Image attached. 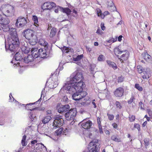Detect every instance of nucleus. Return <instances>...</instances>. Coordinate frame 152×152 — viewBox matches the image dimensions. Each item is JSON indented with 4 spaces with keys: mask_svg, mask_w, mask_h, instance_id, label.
I'll use <instances>...</instances> for the list:
<instances>
[{
    "mask_svg": "<svg viewBox=\"0 0 152 152\" xmlns=\"http://www.w3.org/2000/svg\"><path fill=\"white\" fill-rule=\"evenodd\" d=\"M74 85V83H70L66 82L65 83L64 85L60 90L59 93H61L62 90L65 89L68 91L70 94H72L75 91L83 92V82L82 81H80L78 82H76Z\"/></svg>",
    "mask_w": 152,
    "mask_h": 152,
    "instance_id": "nucleus-1",
    "label": "nucleus"
},
{
    "mask_svg": "<svg viewBox=\"0 0 152 152\" xmlns=\"http://www.w3.org/2000/svg\"><path fill=\"white\" fill-rule=\"evenodd\" d=\"M22 46L20 47L21 51H19L16 53L15 56V58L16 61H20L22 60L24 55L23 53H28L29 52L30 48L28 45L27 42H23L21 43Z\"/></svg>",
    "mask_w": 152,
    "mask_h": 152,
    "instance_id": "nucleus-2",
    "label": "nucleus"
},
{
    "mask_svg": "<svg viewBox=\"0 0 152 152\" xmlns=\"http://www.w3.org/2000/svg\"><path fill=\"white\" fill-rule=\"evenodd\" d=\"M8 48L11 52H15L19 45L20 42L18 36L9 38L8 40Z\"/></svg>",
    "mask_w": 152,
    "mask_h": 152,
    "instance_id": "nucleus-3",
    "label": "nucleus"
},
{
    "mask_svg": "<svg viewBox=\"0 0 152 152\" xmlns=\"http://www.w3.org/2000/svg\"><path fill=\"white\" fill-rule=\"evenodd\" d=\"M1 10L5 13V16L9 17L14 15L15 10L13 6L9 4H3L1 6Z\"/></svg>",
    "mask_w": 152,
    "mask_h": 152,
    "instance_id": "nucleus-4",
    "label": "nucleus"
},
{
    "mask_svg": "<svg viewBox=\"0 0 152 152\" xmlns=\"http://www.w3.org/2000/svg\"><path fill=\"white\" fill-rule=\"evenodd\" d=\"M29 22V20L27 17L24 18L20 16L16 20L15 25L18 28L22 27L26 25Z\"/></svg>",
    "mask_w": 152,
    "mask_h": 152,
    "instance_id": "nucleus-5",
    "label": "nucleus"
},
{
    "mask_svg": "<svg viewBox=\"0 0 152 152\" xmlns=\"http://www.w3.org/2000/svg\"><path fill=\"white\" fill-rule=\"evenodd\" d=\"M83 79L82 74L81 72H76L73 73L71 76V78L68 83H74L79 80L81 81Z\"/></svg>",
    "mask_w": 152,
    "mask_h": 152,
    "instance_id": "nucleus-6",
    "label": "nucleus"
},
{
    "mask_svg": "<svg viewBox=\"0 0 152 152\" xmlns=\"http://www.w3.org/2000/svg\"><path fill=\"white\" fill-rule=\"evenodd\" d=\"M77 113V112L75 109H71L65 114V118L68 121L73 120L76 116Z\"/></svg>",
    "mask_w": 152,
    "mask_h": 152,
    "instance_id": "nucleus-7",
    "label": "nucleus"
},
{
    "mask_svg": "<svg viewBox=\"0 0 152 152\" xmlns=\"http://www.w3.org/2000/svg\"><path fill=\"white\" fill-rule=\"evenodd\" d=\"M99 144L97 142L92 141L88 145V151H85L83 152H97L99 148Z\"/></svg>",
    "mask_w": 152,
    "mask_h": 152,
    "instance_id": "nucleus-8",
    "label": "nucleus"
},
{
    "mask_svg": "<svg viewBox=\"0 0 152 152\" xmlns=\"http://www.w3.org/2000/svg\"><path fill=\"white\" fill-rule=\"evenodd\" d=\"M75 93L72 96V99L75 101H77L83 98L87 95V93L86 92H78L75 91Z\"/></svg>",
    "mask_w": 152,
    "mask_h": 152,
    "instance_id": "nucleus-9",
    "label": "nucleus"
},
{
    "mask_svg": "<svg viewBox=\"0 0 152 152\" xmlns=\"http://www.w3.org/2000/svg\"><path fill=\"white\" fill-rule=\"evenodd\" d=\"M48 50L42 48L39 49L37 53H35L34 54V56L35 58L38 57L41 58H45L47 55Z\"/></svg>",
    "mask_w": 152,
    "mask_h": 152,
    "instance_id": "nucleus-10",
    "label": "nucleus"
},
{
    "mask_svg": "<svg viewBox=\"0 0 152 152\" xmlns=\"http://www.w3.org/2000/svg\"><path fill=\"white\" fill-rule=\"evenodd\" d=\"M64 120L62 116L60 115H58L55 117V120H54L53 126L54 127H58L62 125Z\"/></svg>",
    "mask_w": 152,
    "mask_h": 152,
    "instance_id": "nucleus-11",
    "label": "nucleus"
},
{
    "mask_svg": "<svg viewBox=\"0 0 152 152\" xmlns=\"http://www.w3.org/2000/svg\"><path fill=\"white\" fill-rule=\"evenodd\" d=\"M56 4L52 2H47L45 3L42 6V8L45 10H50L56 7Z\"/></svg>",
    "mask_w": 152,
    "mask_h": 152,
    "instance_id": "nucleus-12",
    "label": "nucleus"
},
{
    "mask_svg": "<svg viewBox=\"0 0 152 152\" xmlns=\"http://www.w3.org/2000/svg\"><path fill=\"white\" fill-rule=\"evenodd\" d=\"M124 93V89L122 87H120L116 89L114 92V94L116 97H121L123 95Z\"/></svg>",
    "mask_w": 152,
    "mask_h": 152,
    "instance_id": "nucleus-13",
    "label": "nucleus"
},
{
    "mask_svg": "<svg viewBox=\"0 0 152 152\" xmlns=\"http://www.w3.org/2000/svg\"><path fill=\"white\" fill-rule=\"evenodd\" d=\"M24 36L27 39H28L32 38L36 36L34 34V31L32 30L27 29L25 31Z\"/></svg>",
    "mask_w": 152,
    "mask_h": 152,
    "instance_id": "nucleus-14",
    "label": "nucleus"
},
{
    "mask_svg": "<svg viewBox=\"0 0 152 152\" xmlns=\"http://www.w3.org/2000/svg\"><path fill=\"white\" fill-rule=\"evenodd\" d=\"M70 106L68 104H66L61 106L58 109V111L59 113H62L69 111Z\"/></svg>",
    "mask_w": 152,
    "mask_h": 152,
    "instance_id": "nucleus-15",
    "label": "nucleus"
},
{
    "mask_svg": "<svg viewBox=\"0 0 152 152\" xmlns=\"http://www.w3.org/2000/svg\"><path fill=\"white\" fill-rule=\"evenodd\" d=\"M7 29L6 30L9 31L10 33V37L17 36V34L16 31V29L13 28H10L8 27L7 28Z\"/></svg>",
    "mask_w": 152,
    "mask_h": 152,
    "instance_id": "nucleus-16",
    "label": "nucleus"
},
{
    "mask_svg": "<svg viewBox=\"0 0 152 152\" xmlns=\"http://www.w3.org/2000/svg\"><path fill=\"white\" fill-rule=\"evenodd\" d=\"M35 58L32 55H28L27 57H25L23 59L24 62L26 63H28L29 62L32 61L34 60V58Z\"/></svg>",
    "mask_w": 152,
    "mask_h": 152,
    "instance_id": "nucleus-17",
    "label": "nucleus"
},
{
    "mask_svg": "<svg viewBox=\"0 0 152 152\" xmlns=\"http://www.w3.org/2000/svg\"><path fill=\"white\" fill-rule=\"evenodd\" d=\"M92 124V123L90 121L86 122L82 124L81 126L83 128L85 129H90Z\"/></svg>",
    "mask_w": 152,
    "mask_h": 152,
    "instance_id": "nucleus-18",
    "label": "nucleus"
},
{
    "mask_svg": "<svg viewBox=\"0 0 152 152\" xmlns=\"http://www.w3.org/2000/svg\"><path fill=\"white\" fill-rule=\"evenodd\" d=\"M126 53L125 54H123L121 56V58L119 57V56L117 55L116 56L119 59H120V61L122 63H124V61L127 60L129 56L128 52Z\"/></svg>",
    "mask_w": 152,
    "mask_h": 152,
    "instance_id": "nucleus-19",
    "label": "nucleus"
},
{
    "mask_svg": "<svg viewBox=\"0 0 152 152\" xmlns=\"http://www.w3.org/2000/svg\"><path fill=\"white\" fill-rule=\"evenodd\" d=\"M39 44L43 46L44 47V49L48 50V43L44 39H41L40 40L39 42Z\"/></svg>",
    "mask_w": 152,
    "mask_h": 152,
    "instance_id": "nucleus-20",
    "label": "nucleus"
},
{
    "mask_svg": "<svg viewBox=\"0 0 152 152\" xmlns=\"http://www.w3.org/2000/svg\"><path fill=\"white\" fill-rule=\"evenodd\" d=\"M29 40V43L30 45H35L37 42V37L36 36H34L32 38L28 39Z\"/></svg>",
    "mask_w": 152,
    "mask_h": 152,
    "instance_id": "nucleus-21",
    "label": "nucleus"
},
{
    "mask_svg": "<svg viewBox=\"0 0 152 152\" xmlns=\"http://www.w3.org/2000/svg\"><path fill=\"white\" fill-rule=\"evenodd\" d=\"M107 62L109 66L112 67L113 69L115 70L117 68L116 65L114 62L109 60H107Z\"/></svg>",
    "mask_w": 152,
    "mask_h": 152,
    "instance_id": "nucleus-22",
    "label": "nucleus"
},
{
    "mask_svg": "<svg viewBox=\"0 0 152 152\" xmlns=\"http://www.w3.org/2000/svg\"><path fill=\"white\" fill-rule=\"evenodd\" d=\"M111 139L112 140L117 142H121V138L116 135H114L111 136Z\"/></svg>",
    "mask_w": 152,
    "mask_h": 152,
    "instance_id": "nucleus-23",
    "label": "nucleus"
},
{
    "mask_svg": "<svg viewBox=\"0 0 152 152\" xmlns=\"http://www.w3.org/2000/svg\"><path fill=\"white\" fill-rule=\"evenodd\" d=\"M60 8L63 12L66 13L67 15L70 14L71 12L70 10L68 8H64L61 7H60Z\"/></svg>",
    "mask_w": 152,
    "mask_h": 152,
    "instance_id": "nucleus-24",
    "label": "nucleus"
},
{
    "mask_svg": "<svg viewBox=\"0 0 152 152\" xmlns=\"http://www.w3.org/2000/svg\"><path fill=\"white\" fill-rule=\"evenodd\" d=\"M51 119V117L50 116H47L44 117L42 120V122L44 124L48 123Z\"/></svg>",
    "mask_w": 152,
    "mask_h": 152,
    "instance_id": "nucleus-25",
    "label": "nucleus"
},
{
    "mask_svg": "<svg viewBox=\"0 0 152 152\" xmlns=\"http://www.w3.org/2000/svg\"><path fill=\"white\" fill-rule=\"evenodd\" d=\"M10 22V20L7 18H2V22L1 23V24H2L4 26V25H8Z\"/></svg>",
    "mask_w": 152,
    "mask_h": 152,
    "instance_id": "nucleus-26",
    "label": "nucleus"
},
{
    "mask_svg": "<svg viewBox=\"0 0 152 152\" xmlns=\"http://www.w3.org/2000/svg\"><path fill=\"white\" fill-rule=\"evenodd\" d=\"M56 29L54 27L51 29L50 37V38L53 37L56 35Z\"/></svg>",
    "mask_w": 152,
    "mask_h": 152,
    "instance_id": "nucleus-27",
    "label": "nucleus"
},
{
    "mask_svg": "<svg viewBox=\"0 0 152 152\" xmlns=\"http://www.w3.org/2000/svg\"><path fill=\"white\" fill-rule=\"evenodd\" d=\"M32 19L34 21V24L36 26H39L38 24V18L37 17L36 15H33L32 17Z\"/></svg>",
    "mask_w": 152,
    "mask_h": 152,
    "instance_id": "nucleus-28",
    "label": "nucleus"
},
{
    "mask_svg": "<svg viewBox=\"0 0 152 152\" xmlns=\"http://www.w3.org/2000/svg\"><path fill=\"white\" fill-rule=\"evenodd\" d=\"M126 51V50H124L123 51H121L120 50V49L118 48H115L114 49V52L115 55H116V54H121L122 53L125 52Z\"/></svg>",
    "mask_w": 152,
    "mask_h": 152,
    "instance_id": "nucleus-29",
    "label": "nucleus"
},
{
    "mask_svg": "<svg viewBox=\"0 0 152 152\" xmlns=\"http://www.w3.org/2000/svg\"><path fill=\"white\" fill-rule=\"evenodd\" d=\"M143 56L144 59L147 61H149L151 60V56L147 53H145Z\"/></svg>",
    "mask_w": 152,
    "mask_h": 152,
    "instance_id": "nucleus-30",
    "label": "nucleus"
},
{
    "mask_svg": "<svg viewBox=\"0 0 152 152\" xmlns=\"http://www.w3.org/2000/svg\"><path fill=\"white\" fill-rule=\"evenodd\" d=\"M63 129L62 128H61L58 130H56L55 132V134L57 136H60L62 134L63 132Z\"/></svg>",
    "mask_w": 152,
    "mask_h": 152,
    "instance_id": "nucleus-31",
    "label": "nucleus"
},
{
    "mask_svg": "<svg viewBox=\"0 0 152 152\" xmlns=\"http://www.w3.org/2000/svg\"><path fill=\"white\" fill-rule=\"evenodd\" d=\"M83 57V55L82 54L80 55H78L76 57L73 58V60L75 61H79L81 59H82Z\"/></svg>",
    "mask_w": 152,
    "mask_h": 152,
    "instance_id": "nucleus-32",
    "label": "nucleus"
},
{
    "mask_svg": "<svg viewBox=\"0 0 152 152\" xmlns=\"http://www.w3.org/2000/svg\"><path fill=\"white\" fill-rule=\"evenodd\" d=\"M37 47H34L31 48V55L34 56V54L35 53H37Z\"/></svg>",
    "mask_w": 152,
    "mask_h": 152,
    "instance_id": "nucleus-33",
    "label": "nucleus"
},
{
    "mask_svg": "<svg viewBox=\"0 0 152 152\" xmlns=\"http://www.w3.org/2000/svg\"><path fill=\"white\" fill-rule=\"evenodd\" d=\"M28 116L31 121H33L35 119L36 117L34 115H33V113L31 111L30 112Z\"/></svg>",
    "mask_w": 152,
    "mask_h": 152,
    "instance_id": "nucleus-34",
    "label": "nucleus"
},
{
    "mask_svg": "<svg viewBox=\"0 0 152 152\" xmlns=\"http://www.w3.org/2000/svg\"><path fill=\"white\" fill-rule=\"evenodd\" d=\"M70 50V49L69 48L65 46H64L62 48V50L63 53H68L70 51L69 50Z\"/></svg>",
    "mask_w": 152,
    "mask_h": 152,
    "instance_id": "nucleus-35",
    "label": "nucleus"
},
{
    "mask_svg": "<svg viewBox=\"0 0 152 152\" xmlns=\"http://www.w3.org/2000/svg\"><path fill=\"white\" fill-rule=\"evenodd\" d=\"M26 135H24L22 138V140H21V144L23 146H25L26 145V144L25 140H26Z\"/></svg>",
    "mask_w": 152,
    "mask_h": 152,
    "instance_id": "nucleus-36",
    "label": "nucleus"
},
{
    "mask_svg": "<svg viewBox=\"0 0 152 152\" xmlns=\"http://www.w3.org/2000/svg\"><path fill=\"white\" fill-rule=\"evenodd\" d=\"M97 14L98 16H100L102 18L104 17V15L102 14L101 11L100 9L97 10Z\"/></svg>",
    "mask_w": 152,
    "mask_h": 152,
    "instance_id": "nucleus-37",
    "label": "nucleus"
},
{
    "mask_svg": "<svg viewBox=\"0 0 152 152\" xmlns=\"http://www.w3.org/2000/svg\"><path fill=\"white\" fill-rule=\"evenodd\" d=\"M115 7L114 4L113 2V0H109L108 1V7Z\"/></svg>",
    "mask_w": 152,
    "mask_h": 152,
    "instance_id": "nucleus-38",
    "label": "nucleus"
},
{
    "mask_svg": "<svg viewBox=\"0 0 152 152\" xmlns=\"http://www.w3.org/2000/svg\"><path fill=\"white\" fill-rule=\"evenodd\" d=\"M144 142L145 143V145L146 148V147L149 145V139L148 138H145L144 140Z\"/></svg>",
    "mask_w": 152,
    "mask_h": 152,
    "instance_id": "nucleus-39",
    "label": "nucleus"
},
{
    "mask_svg": "<svg viewBox=\"0 0 152 152\" xmlns=\"http://www.w3.org/2000/svg\"><path fill=\"white\" fill-rule=\"evenodd\" d=\"M135 87L140 91L142 90V88L138 84H136L135 85Z\"/></svg>",
    "mask_w": 152,
    "mask_h": 152,
    "instance_id": "nucleus-40",
    "label": "nucleus"
},
{
    "mask_svg": "<svg viewBox=\"0 0 152 152\" xmlns=\"http://www.w3.org/2000/svg\"><path fill=\"white\" fill-rule=\"evenodd\" d=\"M115 104L117 108H118L119 109H121L122 106L120 102L117 101L115 102Z\"/></svg>",
    "mask_w": 152,
    "mask_h": 152,
    "instance_id": "nucleus-41",
    "label": "nucleus"
},
{
    "mask_svg": "<svg viewBox=\"0 0 152 152\" xmlns=\"http://www.w3.org/2000/svg\"><path fill=\"white\" fill-rule=\"evenodd\" d=\"M107 116H108V119L110 121L112 120L114 118V116L113 115L109 114L107 113Z\"/></svg>",
    "mask_w": 152,
    "mask_h": 152,
    "instance_id": "nucleus-42",
    "label": "nucleus"
},
{
    "mask_svg": "<svg viewBox=\"0 0 152 152\" xmlns=\"http://www.w3.org/2000/svg\"><path fill=\"white\" fill-rule=\"evenodd\" d=\"M135 99L133 96H132L130 99L128 101V103L129 104L132 103L134 101V100Z\"/></svg>",
    "mask_w": 152,
    "mask_h": 152,
    "instance_id": "nucleus-43",
    "label": "nucleus"
},
{
    "mask_svg": "<svg viewBox=\"0 0 152 152\" xmlns=\"http://www.w3.org/2000/svg\"><path fill=\"white\" fill-rule=\"evenodd\" d=\"M129 120L130 121H133L135 119V116L134 115H132L131 116H129Z\"/></svg>",
    "mask_w": 152,
    "mask_h": 152,
    "instance_id": "nucleus-44",
    "label": "nucleus"
},
{
    "mask_svg": "<svg viewBox=\"0 0 152 152\" xmlns=\"http://www.w3.org/2000/svg\"><path fill=\"white\" fill-rule=\"evenodd\" d=\"M104 56L103 55H100L98 58V60L99 61H103V59Z\"/></svg>",
    "mask_w": 152,
    "mask_h": 152,
    "instance_id": "nucleus-45",
    "label": "nucleus"
},
{
    "mask_svg": "<svg viewBox=\"0 0 152 152\" xmlns=\"http://www.w3.org/2000/svg\"><path fill=\"white\" fill-rule=\"evenodd\" d=\"M69 131V129L67 128H66L63 131V134L65 135H66V134Z\"/></svg>",
    "mask_w": 152,
    "mask_h": 152,
    "instance_id": "nucleus-46",
    "label": "nucleus"
},
{
    "mask_svg": "<svg viewBox=\"0 0 152 152\" xmlns=\"http://www.w3.org/2000/svg\"><path fill=\"white\" fill-rule=\"evenodd\" d=\"M134 127L137 129L139 131L140 130V125L138 124H135L134 125Z\"/></svg>",
    "mask_w": 152,
    "mask_h": 152,
    "instance_id": "nucleus-47",
    "label": "nucleus"
},
{
    "mask_svg": "<svg viewBox=\"0 0 152 152\" xmlns=\"http://www.w3.org/2000/svg\"><path fill=\"white\" fill-rule=\"evenodd\" d=\"M99 129V132L100 134H102L103 132L102 131V126L101 125H98Z\"/></svg>",
    "mask_w": 152,
    "mask_h": 152,
    "instance_id": "nucleus-48",
    "label": "nucleus"
},
{
    "mask_svg": "<svg viewBox=\"0 0 152 152\" xmlns=\"http://www.w3.org/2000/svg\"><path fill=\"white\" fill-rule=\"evenodd\" d=\"M143 73L144 74L142 76V77L144 79H147V73L146 72H143Z\"/></svg>",
    "mask_w": 152,
    "mask_h": 152,
    "instance_id": "nucleus-49",
    "label": "nucleus"
},
{
    "mask_svg": "<svg viewBox=\"0 0 152 152\" xmlns=\"http://www.w3.org/2000/svg\"><path fill=\"white\" fill-rule=\"evenodd\" d=\"M96 33L99 34H101L103 33V31L101 30L98 28L97 30Z\"/></svg>",
    "mask_w": 152,
    "mask_h": 152,
    "instance_id": "nucleus-50",
    "label": "nucleus"
},
{
    "mask_svg": "<svg viewBox=\"0 0 152 152\" xmlns=\"http://www.w3.org/2000/svg\"><path fill=\"white\" fill-rule=\"evenodd\" d=\"M123 78L121 77H119L118 79V82H121L123 81Z\"/></svg>",
    "mask_w": 152,
    "mask_h": 152,
    "instance_id": "nucleus-51",
    "label": "nucleus"
},
{
    "mask_svg": "<svg viewBox=\"0 0 152 152\" xmlns=\"http://www.w3.org/2000/svg\"><path fill=\"white\" fill-rule=\"evenodd\" d=\"M147 112L150 116L151 115L152 113L150 109H147Z\"/></svg>",
    "mask_w": 152,
    "mask_h": 152,
    "instance_id": "nucleus-52",
    "label": "nucleus"
},
{
    "mask_svg": "<svg viewBox=\"0 0 152 152\" xmlns=\"http://www.w3.org/2000/svg\"><path fill=\"white\" fill-rule=\"evenodd\" d=\"M97 121L98 125H101L100 119L99 117L97 118Z\"/></svg>",
    "mask_w": 152,
    "mask_h": 152,
    "instance_id": "nucleus-53",
    "label": "nucleus"
},
{
    "mask_svg": "<svg viewBox=\"0 0 152 152\" xmlns=\"http://www.w3.org/2000/svg\"><path fill=\"white\" fill-rule=\"evenodd\" d=\"M101 26L102 29L103 30H104L105 28V27L104 26V24L102 23L101 24Z\"/></svg>",
    "mask_w": 152,
    "mask_h": 152,
    "instance_id": "nucleus-54",
    "label": "nucleus"
},
{
    "mask_svg": "<svg viewBox=\"0 0 152 152\" xmlns=\"http://www.w3.org/2000/svg\"><path fill=\"white\" fill-rule=\"evenodd\" d=\"M139 107H140V109H143V107H142V105H142V102H139Z\"/></svg>",
    "mask_w": 152,
    "mask_h": 152,
    "instance_id": "nucleus-55",
    "label": "nucleus"
},
{
    "mask_svg": "<svg viewBox=\"0 0 152 152\" xmlns=\"http://www.w3.org/2000/svg\"><path fill=\"white\" fill-rule=\"evenodd\" d=\"M137 69L138 70V72L140 73H141L142 72H143V71H142V69L140 68H138Z\"/></svg>",
    "mask_w": 152,
    "mask_h": 152,
    "instance_id": "nucleus-56",
    "label": "nucleus"
},
{
    "mask_svg": "<svg viewBox=\"0 0 152 152\" xmlns=\"http://www.w3.org/2000/svg\"><path fill=\"white\" fill-rule=\"evenodd\" d=\"M68 99V98L67 97V96H64L63 98V100L64 101V102H66L67 101V100Z\"/></svg>",
    "mask_w": 152,
    "mask_h": 152,
    "instance_id": "nucleus-57",
    "label": "nucleus"
},
{
    "mask_svg": "<svg viewBox=\"0 0 152 152\" xmlns=\"http://www.w3.org/2000/svg\"><path fill=\"white\" fill-rule=\"evenodd\" d=\"M123 36L122 35L119 36L118 38V40L119 42H121L122 40V38Z\"/></svg>",
    "mask_w": 152,
    "mask_h": 152,
    "instance_id": "nucleus-58",
    "label": "nucleus"
},
{
    "mask_svg": "<svg viewBox=\"0 0 152 152\" xmlns=\"http://www.w3.org/2000/svg\"><path fill=\"white\" fill-rule=\"evenodd\" d=\"M36 102H34V103H30V104H27L26 105V107H29L30 106H31L32 105L34 104H35V103Z\"/></svg>",
    "mask_w": 152,
    "mask_h": 152,
    "instance_id": "nucleus-59",
    "label": "nucleus"
},
{
    "mask_svg": "<svg viewBox=\"0 0 152 152\" xmlns=\"http://www.w3.org/2000/svg\"><path fill=\"white\" fill-rule=\"evenodd\" d=\"M112 125H113V127H114V128L116 129L117 128V125L116 123H113L112 124Z\"/></svg>",
    "mask_w": 152,
    "mask_h": 152,
    "instance_id": "nucleus-60",
    "label": "nucleus"
},
{
    "mask_svg": "<svg viewBox=\"0 0 152 152\" xmlns=\"http://www.w3.org/2000/svg\"><path fill=\"white\" fill-rule=\"evenodd\" d=\"M37 142V141L36 140H34L31 142V144H34Z\"/></svg>",
    "mask_w": 152,
    "mask_h": 152,
    "instance_id": "nucleus-61",
    "label": "nucleus"
},
{
    "mask_svg": "<svg viewBox=\"0 0 152 152\" xmlns=\"http://www.w3.org/2000/svg\"><path fill=\"white\" fill-rule=\"evenodd\" d=\"M95 99H94L93 100V101L92 102V104L94 106V107L95 108L96 107V105L95 103L94 102V101H95Z\"/></svg>",
    "mask_w": 152,
    "mask_h": 152,
    "instance_id": "nucleus-62",
    "label": "nucleus"
},
{
    "mask_svg": "<svg viewBox=\"0 0 152 152\" xmlns=\"http://www.w3.org/2000/svg\"><path fill=\"white\" fill-rule=\"evenodd\" d=\"M105 132L107 134L109 135L110 134V132L108 130H106Z\"/></svg>",
    "mask_w": 152,
    "mask_h": 152,
    "instance_id": "nucleus-63",
    "label": "nucleus"
},
{
    "mask_svg": "<svg viewBox=\"0 0 152 152\" xmlns=\"http://www.w3.org/2000/svg\"><path fill=\"white\" fill-rule=\"evenodd\" d=\"M147 121H145L142 124V126L143 127H144L147 124Z\"/></svg>",
    "mask_w": 152,
    "mask_h": 152,
    "instance_id": "nucleus-64",
    "label": "nucleus"
}]
</instances>
